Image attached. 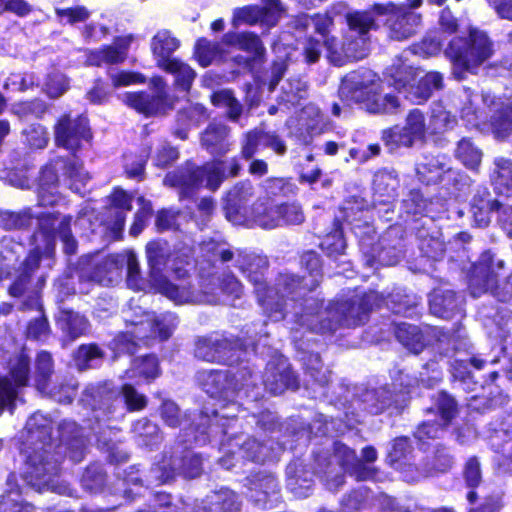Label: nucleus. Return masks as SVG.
Segmentation results:
<instances>
[{"instance_id":"nucleus-36","label":"nucleus","mask_w":512,"mask_h":512,"mask_svg":"<svg viewBox=\"0 0 512 512\" xmlns=\"http://www.w3.org/2000/svg\"><path fill=\"white\" fill-rule=\"evenodd\" d=\"M179 47V41L169 31H159L151 41V49L156 58L157 66L161 69L168 66L175 58L171 55Z\"/></svg>"},{"instance_id":"nucleus-31","label":"nucleus","mask_w":512,"mask_h":512,"mask_svg":"<svg viewBox=\"0 0 512 512\" xmlns=\"http://www.w3.org/2000/svg\"><path fill=\"white\" fill-rule=\"evenodd\" d=\"M254 196V187L250 182L237 184L228 194L226 217L233 223H239L246 215V204Z\"/></svg>"},{"instance_id":"nucleus-41","label":"nucleus","mask_w":512,"mask_h":512,"mask_svg":"<svg viewBox=\"0 0 512 512\" xmlns=\"http://www.w3.org/2000/svg\"><path fill=\"white\" fill-rule=\"evenodd\" d=\"M118 260L116 257L109 256L95 264L94 270L91 273L82 272L80 274L81 280H88L90 282L107 285L112 282L115 276H118Z\"/></svg>"},{"instance_id":"nucleus-26","label":"nucleus","mask_w":512,"mask_h":512,"mask_svg":"<svg viewBox=\"0 0 512 512\" xmlns=\"http://www.w3.org/2000/svg\"><path fill=\"white\" fill-rule=\"evenodd\" d=\"M145 254L149 266V275L152 283L165 278L163 273L168 269L175 270L177 274L180 270L170 265L172 262L173 251L167 241L153 240L147 243Z\"/></svg>"},{"instance_id":"nucleus-50","label":"nucleus","mask_w":512,"mask_h":512,"mask_svg":"<svg viewBox=\"0 0 512 512\" xmlns=\"http://www.w3.org/2000/svg\"><path fill=\"white\" fill-rule=\"evenodd\" d=\"M203 504L204 502L201 505L191 507L182 500L173 502L171 495L168 493L157 492L155 494V506L158 512H208L207 507Z\"/></svg>"},{"instance_id":"nucleus-49","label":"nucleus","mask_w":512,"mask_h":512,"mask_svg":"<svg viewBox=\"0 0 512 512\" xmlns=\"http://www.w3.org/2000/svg\"><path fill=\"white\" fill-rule=\"evenodd\" d=\"M158 375V360L154 355H147L145 357L134 359L131 368L126 371V376L130 379L137 377L154 379Z\"/></svg>"},{"instance_id":"nucleus-7","label":"nucleus","mask_w":512,"mask_h":512,"mask_svg":"<svg viewBox=\"0 0 512 512\" xmlns=\"http://www.w3.org/2000/svg\"><path fill=\"white\" fill-rule=\"evenodd\" d=\"M350 27L344 41L339 43L336 38L325 40L328 58L337 65L342 66L346 60H361L368 54V43L365 35L375 27L374 17L369 11H356L347 17Z\"/></svg>"},{"instance_id":"nucleus-61","label":"nucleus","mask_w":512,"mask_h":512,"mask_svg":"<svg viewBox=\"0 0 512 512\" xmlns=\"http://www.w3.org/2000/svg\"><path fill=\"white\" fill-rule=\"evenodd\" d=\"M0 512H35V508L22 499L19 490L11 488L0 496Z\"/></svg>"},{"instance_id":"nucleus-42","label":"nucleus","mask_w":512,"mask_h":512,"mask_svg":"<svg viewBox=\"0 0 512 512\" xmlns=\"http://www.w3.org/2000/svg\"><path fill=\"white\" fill-rule=\"evenodd\" d=\"M461 103L460 114L461 118L467 122L468 125L476 126L480 119L482 112L479 108L480 101L485 102L486 98L478 93L473 92L471 89H464L459 95Z\"/></svg>"},{"instance_id":"nucleus-30","label":"nucleus","mask_w":512,"mask_h":512,"mask_svg":"<svg viewBox=\"0 0 512 512\" xmlns=\"http://www.w3.org/2000/svg\"><path fill=\"white\" fill-rule=\"evenodd\" d=\"M378 246V262L393 266L403 256L402 230L398 227H390L381 237Z\"/></svg>"},{"instance_id":"nucleus-46","label":"nucleus","mask_w":512,"mask_h":512,"mask_svg":"<svg viewBox=\"0 0 512 512\" xmlns=\"http://www.w3.org/2000/svg\"><path fill=\"white\" fill-rule=\"evenodd\" d=\"M133 432L137 437L138 444L150 449L157 446L162 440L159 427L146 418L133 424Z\"/></svg>"},{"instance_id":"nucleus-54","label":"nucleus","mask_w":512,"mask_h":512,"mask_svg":"<svg viewBox=\"0 0 512 512\" xmlns=\"http://www.w3.org/2000/svg\"><path fill=\"white\" fill-rule=\"evenodd\" d=\"M455 156L467 168L472 170L478 168L482 160L481 150L467 138H463L458 142L455 150Z\"/></svg>"},{"instance_id":"nucleus-38","label":"nucleus","mask_w":512,"mask_h":512,"mask_svg":"<svg viewBox=\"0 0 512 512\" xmlns=\"http://www.w3.org/2000/svg\"><path fill=\"white\" fill-rule=\"evenodd\" d=\"M207 119L206 109L200 104L189 105L177 113V125L173 134L181 139L188 138V131L191 126H197Z\"/></svg>"},{"instance_id":"nucleus-8","label":"nucleus","mask_w":512,"mask_h":512,"mask_svg":"<svg viewBox=\"0 0 512 512\" xmlns=\"http://www.w3.org/2000/svg\"><path fill=\"white\" fill-rule=\"evenodd\" d=\"M125 321L132 326L115 338V347L122 352L133 354L139 342H144L150 337H159L161 340L168 339L178 325V318L174 313L166 312L157 317L142 312L135 318H126Z\"/></svg>"},{"instance_id":"nucleus-64","label":"nucleus","mask_w":512,"mask_h":512,"mask_svg":"<svg viewBox=\"0 0 512 512\" xmlns=\"http://www.w3.org/2000/svg\"><path fill=\"white\" fill-rule=\"evenodd\" d=\"M299 121L308 134H318L322 130L323 116L319 108L312 104L302 109Z\"/></svg>"},{"instance_id":"nucleus-18","label":"nucleus","mask_w":512,"mask_h":512,"mask_svg":"<svg viewBox=\"0 0 512 512\" xmlns=\"http://www.w3.org/2000/svg\"><path fill=\"white\" fill-rule=\"evenodd\" d=\"M416 173L419 180L426 184L444 181L453 183L455 191H465L469 188L468 178L449 167V160L446 155H424L417 163ZM458 197L459 194L453 192Z\"/></svg>"},{"instance_id":"nucleus-12","label":"nucleus","mask_w":512,"mask_h":512,"mask_svg":"<svg viewBox=\"0 0 512 512\" xmlns=\"http://www.w3.org/2000/svg\"><path fill=\"white\" fill-rule=\"evenodd\" d=\"M389 76L393 79L392 85L399 91L408 88L407 98L417 104L427 101L435 90L443 88V75L439 72H428L419 78L417 84L411 85L415 80L417 70L406 64L402 58H398L388 69Z\"/></svg>"},{"instance_id":"nucleus-47","label":"nucleus","mask_w":512,"mask_h":512,"mask_svg":"<svg viewBox=\"0 0 512 512\" xmlns=\"http://www.w3.org/2000/svg\"><path fill=\"white\" fill-rule=\"evenodd\" d=\"M212 507L207 511L219 510L221 512H237L240 509L239 497L234 491L222 488L219 491L213 492L207 497Z\"/></svg>"},{"instance_id":"nucleus-53","label":"nucleus","mask_w":512,"mask_h":512,"mask_svg":"<svg viewBox=\"0 0 512 512\" xmlns=\"http://www.w3.org/2000/svg\"><path fill=\"white\" fill-rule=\"evenodd\" d=\"M34 215L27 208L19 212L3 211L0 213V225L6 230H21L31 226Z\"/></svg>"},{"instance_id":"nucleus-63","label":"nucleus","mask_w":512,"mask_h":512,"mask_svg":"<svg viewBox=\"0 0 512 512\" xmlns=\"http://www.w3.org/2000/svg\"><path fill=\"white\" fill-rule=\"evenodd\" d=\"M222 53L219 43L209 41L205 38L199 39L195 47V55L201 66H209L218 59Z\"/></svg>"},{"instance_id":"nucleus-1","label":"nucleus","mask_w":512,"mask_h":512,"mask_svg":"<svg viewBox=\"0 0 512 512\" xmlns=\"http://www.w3.org/2000/svg\"><path fill=\"white\" fill-rule=\"evenodd\" d=\"M52 420L42 413H34L22 432L23 452L26 455L23 479L37 491L52 490L72 496L71 488L58 481L64 454L75 463L86 454L87 443L82 428L76 422L62 421L58 426L59 443L51 437Z\"/></svg>"},{"instance_id":"nucleus-16","label":"nucleus","mask_w":512,"mask_h":512,"mask_svg":"<svg viewBox=\"0 0 512 512\" xmlns=\"http://www.w3.org/2000/svg\"><path fill=\"white\" fill-rule=\"evenodd\" d=\"M42 257L41 247L38 245L20 264L13 283L10 285L8 292L12 297L22 298L19 309L22 311L33 310L40 307V289L44 285L45 278L43 275L39 277L35 287L31 285V276L39 268Z\"/></svg>"},{"instance_id":"nucleus-56","label":"nucleus","mask_w":512,"mask_h":512,"mask_svg":"<svg viewBox=\"0 0 512 512\" xmlns=\"http://www.w3.org/2000/svg\"><path fill=\"white\" fill-rule=\"evenodd\" d=\"M62 330L72 339L83 335L88 329L87 319L79 313L64 311L61 318Z\"/></svg>"},{"instance_id":"nucleus-13","label":"nucleus","mask_w":512,"mask_h":512,"mask_svg":"<svg viewBox=\"0 0 512 512\" xmlns=\"http://www.w3.org/2000/svg\"><path fill=\"white\" fill-rule=\"evenodd\" d=\"M423 0H408L407 4L396 5L392 2L375 4L369 11L371 15L386 16L385 27L388 37L403 41L416 33L421 23V15L411 9L421 6Z\"/></svg>"},{"instance_id":"nucleus-17","label":"nucleus","mask_w":512,"mask_h":512,"mask_svg":"<svg viewBox=\"0 0 512 512\" xmlns=\"http://www.w3.org/2000/svg\"><path fill=\"white\" fill-rule=\"evenodd\" d=\"M71 217L61 214L48 213L38 217V230L34 234L36 240L42 237L45 242L44 252L51 257L55 248V238L58 235L63 242L66 254L76 253L77 242L70 231Z\"/></svg>"},{"instance_id":"nucleus-55","label":"nucleus","mask_w":512,"mask_h":512,"mask_svg":"<svg viewBox=\"0 0 512 512\" xmlns=\"http://www.w3.org/2000/svg\"><path fill=\"white\" fill-rule=\"evenodd\" d=\"M104 357L103 351L95 344L82 345L75 355V363L79 370L97 367Z\"/></svg>"},{"instance_id":"nucleus-23","label":"nucleus","mask_w":512,"mask_h":512,"mask_svg":"<svg viewBox=\"0 0 512 512\" xmlns=\"http://www.w3.org/2000/svg\"><path fill=\"white\" fill-rule=\"evenodd\" d=\"M269 442L270 445L268 443H260L255 438H247L243 442L237 441L236 446L238 450L229 451L227 455L220 459V465L226 469H231L236 465L233 460L238 461L240 458L259 463L275 460L282 447L277 444V449H275L273 442Z\"/></svg>"},{"instance_id":"nucleus-25","label":"nucleus","mask_w":512,"mask_h":512,"mask_svg":"<svg viewBox=\"0 0 512 512\" xmlns=\"http://www.w3.org/2000/svg\"><path fill=\"white\" fill-rule=\"evenodd\" d=\"M284 9L279 0H263L262 5L239 8L234 13V21L248 25L260 24L271 28L277 24Z\"/></svg>"},{"instance_id":"nucleus-44","label":"nucleus","mask_w":512,"mask_h":512,"mask_svg":"<svg viewBox=\"0 0 512 512\" xmlns=\"http://www.w3.org/2000/svg\"><path fill=\"white\" fill-rule=\"evenodd\" d=\"M308 96V85L300 77H290L281 86L279 103L295 106Z\"/></svg>"},{"instance_id":"nucleus-6","label":"nucleus","mask_w":512,"mask_h":512,"mask_svg":"<svg viewBox=\"0 0 512 512\" xmlns=\"http://www.w3.org/2000/svg\"><path fill=\"white\" fill-rule=\"evenodd\" d=\"M315 474L325 478L330 490L337 489L344 482L343 472L359 481L373 479L375 471L358 459L354 450L341 442H335L333 455L319 452L315 456Z\"/></svg>"},{"instance_id":"nucleus-29","label":"nucleus","mask_w":512,"mask_h":512,"mask_svg":"<svg viewBox=\"0 0 512 512\" xmlns=\"http://www.w3.org/2000/svg\"><path fill=\"white\" fill-rule=\"evenodd\" d=\"M463 298L453 290L436 288L429 295L430 312L440 318L450 319L462 310Z\"/></svg>"},{"instance_id":"nucleus-37","label":"nucleus","mask_w":512,"mask_h":512,"mask_svg":"<svg viewBox=\"0 0 512 512\" xmlns=\"http://www.w3.org/2000/svg\"><path fill=\"white\" fill-rule=\"evenodd\" d=\"M490 126L494 136L505 139L512 133V102H493Z\"/></svg>"},{"instance_id":"nucleus-45","label":"nucleus","mask_w":512,"mask_h":512,"mask_svg":"<svg viewBox=\"0 0 512 512\" xmlns=\"http://www.w3.org/2000/svg\"><path fill=\"white\" fill-rule=\"evenodd\" d=\"M30 373V358L21 353L10 360V374L14 379V382H10L8 377L3 376L7 379L9 385L13 387L14 396L11 398V401L8 403V406L13 403V401L17 397V388L27 385L29 380Z\"/></svg>"},{"instance_id":"nucleus-33","label":"nucleus","mask_w":512,"mask_h":512,"mask_svg":"<svg viewBox=\"0 0 512 512\" xmlns=\"http://www.w3.org/2000/svg\"><path fill=\"white\" fill-rule=\"evenodd\" d=\"M433 329H420L408 323H400L395 330L398 341L414 354L420 353L431 341Z\"/></svg>"},{"instance_id":"nucleus-20","label":"nucleus","mask_w":512,"mask_h":512,"mask_svg":"<svg viewBox=\"0 0 512 512\" xmlns=\"http://www.w3.org/2000/svg\"><path fill=\"white\" fill-rule=\"evenodd\" d=\"M428 414L439 415L440 420H426L421 423L414 433L419 441L426 439H435L441 436L452 420L458 414L457 402L445 392H439L434 397L433 406L427 410Z\"/></svg>"},{"instance_id":"nucleus-22","label":"nucleus","mask_w":512,"mask_h":512,"mask_svg":"<svg viewBox=\"0 0 512 512\" xmlns=\"http://www.w3.org/2000/svg\"><path fill=\"white\" fill-rule=\"evenodd\" d=\"M54 133L56 144L71 151H76L82 142H88L92 137L88 120L83 115L64 114L56 123Z\"/></svg>"},{"instance_id":"nucleus-19","label":"nucleus","mask_w":512,"mask_h":512,"mask_svg":"<svg viewBox=\"0 0 512 512\" xmlns=\"http://www.w3.org/2000/svg\"><path fill=\"white\" fill-rule=\"evenodd\" d=\"M151 92H128L123 95V102L146 116L164 114L172 109V100L166 91V83L162 77L150 80Z\"/></svg>"},{"instance_id":"nucleus-24","label":"nucleus","mask_w":512,"mask_h":512,"mask_svg":"<svg viewBox=\"0 0 512 512\" xmlns=\"http://www.w3.org/2000/svg\"><path fill=\"white\" fill-rule=\"evenodd\" d=\"M196 380L212 398H234L243 387L229 370H202L197 372Z\"/></svg>"},{"instance_id":"nucleus-57","label":"nucleus","mask_w":512,"mask_h":512,"mask_svg":"<svg viewBox=\"0 0 512 512\" xmlns=\"http://www.w3.org/2000/svg\"><path fill=\"white\" fill-rule=\"evenodd\" d=\"M457 120L454 115L447 111L442 104L434 103L431 109L429 127L434 133H442L452 129Z\"/></svg>"},{"instance_id":"nucleus-28","label":"nucleus","mask_w":512,"mask_h":512,"mask_svg":"<svg viewBox=\"0 0 512 512\" xmlns=\"http://www.w3.org/2000/svg\"><path fill=\"white\" fill-rule=\"evenodd\" d=\"M261 148H271L279 155L286 152V145L278 135L258 129L247 132L242 142V157L249 160Z\"/></svg>"},{"instance_id":"nucleus-5","label":"nucleus","mask_w":512,"mask_h":512,"mask_svg":"<svg viewBox=\"0 0 512 512\" xmlns=\"http://www.w3.org/2000/svg\"><path fill=\"white\" fill-rule=\"evenodd\" d=\"M301 263L309 272L308 276L299 278L292 274L280 275L275 284L276 294L281 295L286 317L291 315V320H295V311L299 314L305 312V300L310 298L309 292H312L320 283V258L317 253L308 251L301 257Z\"/></svg>"},{"instance_id":"nucleus-52","label":"nucleus","mask_w":512,"mask_h":512,"mask_svg":"<svg viewBox=\"0 0 512 512\" xmlns=\"http://www.w3.org/2000/svg\"><path fill=\"white\" fill-rule=\"evenodd\" d=\"M53 374V359L49 352L41 351L38 353L35 362V383L40 392H46L48 382Z\"/></svg>"},{"instance_id":"nucleus-2","label":"nucleus","mask_w":512,"mask_h":512,"mask_svg":"<svg viewBox=\"0 0 512 512\" xmlns=\"http://www.w3.org/2000/svg\"><path fill=\"white\" fill-rule=\"evenodd\" d=\"M376 300V293L369 292L336 302L321 311L322 302L316 297H310L305 300L304 313L299 314V311H295L294 322L317 333L332 332L338 327H356L368 320L369 312Z\"/></svg>"},{"instance_id":"nucleus-27","label":"nucleus","mask_w":512,"mask_h":512,"mask_svg":"<svg viewBox=\"0 0 512 512\" xmlns=\"http://www.w3.org/2000/svg\"><path fill=\"white\" fill-rule=\"evenodd\" d=\"M263 381L266 390L273 395L281 394L286 389L298 388L297 378L284 359H280L276 364L268 363Z\"/></svg>"},{"instance_id":"nucleus-34","label":"nucleus","mask_w":512,"mask_h":512,"mask_svg":"<svg viewBox=\"0 0 512 512\" xmlns=\"http://www.w3.org/2000/svg\"><path fill=\"white\" fill-rule=\"evenodd\" d=\"M224 41L250 54V57L245 60L247 66H250L251 61H263L266 49L256 34L251 32L228 33L224 35Z\"/></svg>"},{"instance_id":"nucleus-58","label":"nucleus","mask_w":512,"mask_h":512,"mask_svg":"<svg viewBox=\"0 0 512 512\" xmlns=\"http://www.w3.org/2000/svg\"><path fill=\"white\" fill-rule=\"evenodd\" d=\"M365 109L370 113H394L399 107V100L397 97L387 94L385 96L380 95V89L374 94L373 97H369L364 102Z\"/></svg>"},{"instance_id":"nucleus-40","label":"nucleus","mask_w":512,"mask_h":512,"mask_svg":"<svg viewBox=\"0 0 512 512\" xmlns=\"http://www.w3.org/2000/svg\"><path fill=\"white\" fill-rule=\"evenodd\" d=\"M153 285L161 294L176 304L196 303L199 301L198 295L195 294L189 283L176 285L163 278Z\"/></svg>"},{"instance_id":"nucleus-21","label":"nucleus","mask_w":512,"mask_h":512,"mask_svg":"<svg viewBox=\"0 0 512 512\" xmlns=\"http://www.w3.org/2000/svg\"><path fill=\"white\" fill-rule=\"evenodd\" d=\"M379 90V77L372 70L361 68L346 74L341 81L338 93L347 105L364 104Z\"/></svg>"},{"instance_id":"nucleus-4","label":"nucleus","mask_w":512,"mask_h":512,"mask_svg":"<svg viewBox=\"0 0 512 512\" xmlns=\"http://www.w3.org/2000/svg\"><path fill=\"white\" fill-rule=\"evenodd\" d=\"M444 53L452 63L453 75L462 80L467 73L476 74L480 66L491 58L494 43L485 31L470 28L467 36L451 39Z\"/></svg>"},{"instance_id":"nucleus-32","label":"nucleus","mask_w":512,"mask_h":512,"mask_svg":"<svg viewBox=\"0 0 512 512\" xmlns=\"http://www.w3.org/2000/svg\"><path fill=\"white\" fill-rule=\"evenodd\" d=\"M230 129L222 123H210L201 134V145L210 154L222 156L230 150Z\"/></svg>"},{"instance_id":"nucleus-11","label":"nucleus","mask_w":512,"mask_h":512,"mask_svg":"<svg viewBox=\"0 0 512 512\" xmlns=\"http://www.w3.org/2000/svg\"><path fill=\"white\" fill-rule=\"evenodd\" d=\"M202 473V460L187 446L179 445L172 449L169 456L165 455L161 462L152 466L146 475L147 487L161 485L173 480L176 476L193 479Z\"/></svg>"},{"instance_id":"nucleus-9","label":"nucleus","mask_w":512,"mask_h":512,"mask_svg":"<svg viewBox=\"0 0 512 512\" xmlns=\"http://www.w3.org/2000/svg\"><path fill=\"white\" fill-rule=\"evenodd\" d=\"M59 170H62L70 180V188L76 193H81L90 179L89 173L84 170L82 163L76 157L53 159L42 169L39 177L38 199L43 206L54 205L59 200L57 189Z\"/></svg>"},{"instance_id":"nucleus-60","label":"nucleus","mask_w":512,"mask_h":512,"mask_svg":"<svg viewBox=\"0 0 512 512\" xmlns=\"http://www.w3.org/2000/svg\"><path fill=\"white\" fill-rule=\"evenodd\" d=\"M106 481V474L100 464L93 463L87 466L83 472L80 483L81 486L92 493L102 489Z\"/></svg>"},{"instance_id":"nucleus-51","label":"nucleus","mask_w":512,"mask_h":512,"mask_svg":"<svg viewBox=\"0 0 512 512\" xmlns=\"http://www.w3.org/2000/svg\"><path fill=\"white\" fill-rule=\"evenodd\" d=\"M164 71L175 76V85L182 91H189L196 77V72L186 63L179 59H174Z\"/></svg>"},{"instance_id":"nucleus-35","label":"nucleus","mask_w":512,"mask_h":512,"mask_svg":"<svg viewBox=\"0 0 512 512\" xmlns=\"http://www.w3.org/2000/svg\"><path fill=\"white\" fill-rule=\"evenodd\" d=\"M250 490L249 497L257 504H266L267 498L278 492V483L275 477L265 471L247 478Z\"/></svg>"},{"instance_id":"nucleus-43","label":"nucleus","mask_w":512,"mask_h":512,"mask_svg":"<svg viewBox=\"0 0 512 512\" xmlns=\"http://www.w3.org/2000/svg\"><path fill=\"white\" fill-rule=\"evenodd\" d=\"M495 168L492 180L495 189L499 194L512 195V161L504 157H497L494 160Z\"/></svg>"},{"instance_id":"nucleus-14","label":"nucleus","mask_w":512,"mask_h":512,"mask_svg":"<svg viewBox=\"0 0 512 512\" xmlns=\"http://www.w3.org/2000/svg\"><path fill=\"white\" fill-rule=\"evenodd\" d=\"M227 178L224 171V162L214 160L205 163L203 166H187L167 174L164 182L171 186H178L184 195H188L193 189L206 187L216 191L222 182Z\"/></svg>"},{"instance_id":"nucleus-59","label":"nucleus","mask_w":512,"mask_h":512,"mask_svg":"<svg viewBox=\"0 0 512 512\" xmlns=\"http://www.w3.org/2000/svg\"><path fill=\"white\" fill-rule=\"evenodd\" d=\"M399 185L394 171L380 170L373 178V189L380 196L393 197Z\"/></svg>"},{"instance_id":"nucleus-10","label":"nucleus","mask_w":512,"mask_h":512,"mask_svg":"<svg viewBox=\"0 0 512 512\" xmlns=\"http://www.w3.org/2000/svg\"><path fill=\"white\" fill-rule=\"evenodd\" d=\"M505 262L495 259L491 251L481 254L473 265L469 289L473 297L490 293L500 302L512 303V273L501 284L498 283L499 271L503 270Z\"/></svg>"},{"instance_id":"nucleus-15","label":"nucleus","mask_w":512,"mask_h":512,"mask_svg":"<svg viewBox=\"0 0 512 512\" xmlns=\"http://www.w3.org/2000/svg\"><path fill=\"white\" fill-rule=\"evenodd\" d=\"M227 400L229 404L221 407L219 411L211 410V415L207 408L199 413L192 424L184 429V442L204 445L212 438H217L220 434H226L225 424L220 423V421L235 418L236 412L239 411V405L233 401V398Z\"/></svg>"},{"instance_id":"nucleus-62","label":"nucleus","mask_w":512,"mask_h":512,"mask_svg":"<svg viewBox=\"0 0 512 512\" xmlns=\"http://www.w3.org/2000/svg\"><path fill=\"white\" fill-rule=\"evenodd\" d=\"M133 41L131 35L118 37L115 41L103 48L106 64H117L123 62L127 57L128 49Z\"/></svg>"},{"instance_id":"nucleus-39","label":"nucleus","mask_w":512,"mask_h":512,"mask_svg":"<svg viewBox=\"0 0 512 512\" xmlns=\"http://www.w3.org/2000/svg\"><path fill=\"white\" fill-rule=\"evenodd\" d=\"M279 204H273L268 200H258L251 208V219L263 229L280 227Z\"/></svg>"},{"instance_id":"nucleus-48","label":"nucleus","mask_w":512,"mask_h":512,"mask_svg":"<svg viewBox=\"0 0 512 512\" xmlns=\"http://www.w3.org/2000/svg\"><path fill=\"white\" fill-rule=\"evenodd\" d=\"M488 196L489 192L486 189L478 191L471 203L475 220L480 226H487L489 223L488 213L493 210H499L501 206L497 201H490L487 198Z\"/></svg>"},{"instance_id":"nucleus-3","label":"nucleus","mask_w":512,"mask_h":512,"mask_svg":"<svg viewBox=\"0 0 512 512\" xmlns=\"http://www.w3.org/2000/svg\"><path fill=\"white\" fill-rule=\"evenodd\" d=\"M215 255L223 263L234 261V265L255 286L259 303L272 321H280L286 318L281 295L276 294L275 287L269 289L266 287L264 280V271L268 267L266 257L240 249L231 250L222 247L215 251Z\"/></svg>"}]
</instances>
